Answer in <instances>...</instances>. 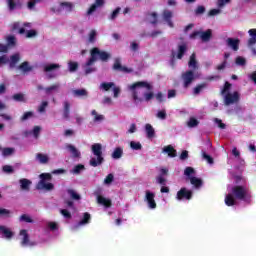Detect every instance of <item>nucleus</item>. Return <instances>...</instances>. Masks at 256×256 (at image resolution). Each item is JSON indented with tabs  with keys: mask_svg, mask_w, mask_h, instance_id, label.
Returning a JSON list of instances; mask_svg holds the SVG:
<instances>
[{
	"mask_svg": "<svg viewBox=\"0 0 256 256\" xmlns=\"http://www.w3.org/2000/svg\"><path fill=\"white\" fill-rule=\"evenodd\" d=\"M129 91L132 93V99L134 103H143V101L149 102L155 94L153 91V85L147 81H138L128 86Z\"/></svg>",
	"mask_w": 256,
	"mask_h": 256,
	"instance_id": "nucleus-1",
	"label": "nucleus"
},
{
	"mask_svg": "<svg viewBox=\"0 0 256 256\" xmlns=\"http://www.w3.org/2000/svg\"><path fill=\"white\" fill-rule=\"evenodd\" d=\"M251 192L249 188L243 185H235L231 188V193L225 197V205L227 207H233L238 201H245V203H251Z\"/></svg>",
	"mask_w": 256,
	"mask_h": 256,
	"instance_id": "nucleus-2",
	"label": "nucleus"
},
{
	"mask_svg": "<svg viewBox=\"0 0 256 256\" xmlns=\"http://www.w3.org/2000/svg\"><path fill=\"white\" fill-rule=\"evenodd\" d=\"M111 59V54L109 52L103 51L99 49L98 47H94L90 50V58L86 62L85 66V74L89 75L91 73H95L97 71V68L91 67L93 63L97 61H102V63H107Z\"/></svg>",
	"mask_w": 256,
	"mask_h": 256,
	"instance_id": "nucleus-3",
	"label": "nucleus"
},
{
	"mask_svg": "<svg viewBox=\"0 0 256 256\" xmlns=\"http://www.w3.org/2000/svg\"><path fill=\"white\" fill-rule=\"evenodd\" d=\"M91 151L96 158H91L89 165L91 167H99V165H103L105 162V158L103 157V146L100 143H95L91 146Z\"/></svg>",
	"mask_w": 256,
	"mask_h": 256,
	"instance_id": "nucleus-4",
	"label": "nucleus"
},
{
	"mask_svg": "<svg viewBox=\"0 0 256 256\" xmlns=\"http://www.w3.org/2000/svg\"><path fill=\"white\" fill-rule=\"evenodd\" d=\"M51 179H53L51 173L40 174V181L37 183L36 189L38 191H53V189H55V185L51 182H47L51 181Z\"/></svg>",
	"mask_w": 256,
	"mask_h": 256,
	"instance_id": "nucleus-5",
	"label": "nucleus"
},
{
	"mask_svg": "<svg viewBox=\"0 0 256 256\" xmlns=\"http://www.w3.org/2000/svg\"><path fill=\"white\" fill-rule=\"evenodd\" d=\"M177 201H191L193 199V191L182 187L176 194Z\"/></svg>",
	"mask_w": 256,
	"mask_h": 256,
	"instance_id": "nucleus-6",
	"label": "nucleus"
},
{
	"mask_svg": "<svg viewBox=\"0 0 256 256\" xmlns=\"http://www.w3.org/2000/svg\"><path fill=\"white\" fill-rule=\"evenodd\" d=\"M181 79L183 81L184 89H187L191 83L195 81V72H193V70H187L186 72L182 73Z\"/></svg>",
	"mask_w": 256,
	"mask_h": 256,
	"instance_id": "nucleus-7",
	"label": "nucleus"
},
{
	"mask_svg": "<svg viewBox=\"0 0 256 256\" xmlns=\"http://www.w3.org/2000/svg\"><path fill=\"white\" fill-rule=\"evenodd\" d=\"M239 92H234V93H227L224 97V103L225 105H233L235 103H239Z\"/></svg>",
	"mask_w": 256,
	"mask_h": 256,
	"instance_id": "nucleus-8",
	"label": "nucleus"
},
{
	"mask_svg": "<svg viewBox=\"0 0 256 256\" xmlns=\"http://www.w3.org/2000/svg\"><path fill=\"white\" fill-rule=\"evenodd\" d=\"M145 201L147 202L149 209H157V202H155V193L147 190Z\"/></svg>",
	"mask_w": 256,
	"mask_h": 256,
	"instance_id": "nucleus-9",
	"label": "nucleus"
},
{
	"mask_svg": "<svg viewBox=\"0 0 256 256\" xmlns=\"http://www.w3.org/2000/svg\"><path fill=\"white\" fill-rule=\"evenodd\" d=\"M239 43L240 40L235 38H228L226 40L227 46L230 47L232 51H239Z\"/></svg>",
	"mask_w": 256,
	"mask_h": 256,
	"instance_id": "nucleus-10",
	"label": "nucleus"
},
{
	"mask_svg": "<svg viewBox=\"0 0 256 256\" xmlns=\"http://www.w3.org/2000/svg\"><path fill=\"white\" fill-rule=\"evenodd\" d=\"M103 5H105V0H95V2L88 9L87 15H92V13L97 11L98 7H103Z\"/></svg>",
	"mask_w": 256,
	"mask_h": 256,
	"instance_id": "nucleus-11",
	"label": "nucleus"
},
{
	"mask_svg": "<svg viewBox=\"0 0 256 256\" xmlns=\"http://www.w3.org/2000/svg\"><path fill=\"white\" fill-rule=\"evenodd\" d=\"M112 69L114 71H121L123 73H129V68L121 65V60H119V58L115 59Z\"/></svg>",
	"mask_w": 256,
	"mask_h": 256,
	"instance_id": "nucleus-12",
	"label": "nucleus"
},
{
	"mask_svg": "<svg viewBox=\"0 0 256 256\" xmlns=\"http://www.w3.org/2000/svg\"><path fill=\"white\" fill-rule=\"evenodd\" d=\"M2 234V237L4 239H13V231H11L10 228H7L6 226H0V235Z\"/></svg>",
	"mask_w": 256,
	"mask_h": 256,
	"instance_id": "nucleus-13",
	"label": "nucleus"
},
{
	"mask_svg": "<svg viewBox=\"0 0 256 256\" xmlns=\"http://www.w3.org/2000/svg\"><path fill=\"white\" fill-rule=\"evenodd\" d=\"M19 236L22 237V240L20 242L22 247H27L29 245V233L26 229L20 230Z\"/></svg>",
	"mask_w": 256,
	"mask_h": 256,
	"instance_id": "nucleus-14",
	"label": "nucleus"
},
{
	"mask_svg": "<svg viewBox=\"0 0 256 256\" xmlns=\"http://www.w3.org/2000/svg\"><path fill=\"white\" fill-rule=\"evenodd\" d=\"M211 37H213V30L208 29L204 32L200 31V39L203 41V43H208V41H211Z\"/></svg>",
	"mask_w": 256,
	"mask_h": 256,
	"instance_id": "nucleus-15",
	"label": "nucleus"
},
{
	"mask_svg": "<svg viewBox=\"0 0 256 256\" xmlns=\"http://www.w3.org/2000/svg\"><path fill=\"white\" fill-rule=\"evenodd\" d=\"M185 53H187V43L183 42L178 45L177 59H183Z\"/></svg>",
	"mask_w": 256,
	"mask_h": 256,
	"instance_id": "nucleus-16",
	"label": "nucleus"
},
{
	"mask_svg": "<svg viewBox=\"0 0 256 256\" xmlns=\"http://www.w3.org/2000/svg\"><path fill=\"white\" fill-rule=\"evenodd\" d=\"M19 183L22 191H29L31 189V180L27 178H22L19 180Z\"/></svg>",
	"mask_w": 256,
	"mask_h": 256,
	"instance_id": "nucleus-17",
	"label": "nucleus"
},
{
	"mask_svg": "<svg viewBox=\"0 0 256 256\" xmlns=\"http://www.w3.org/2000/svg\"><path fill=\"white\" fill-rule=\"evenodd\" d=\"M64 108H63V119H66L68 121L70 115H71V103L69 101H64Z\"/></svg>",
	"mask_w": 256,
	"mask_h": 256,
	"instance_id": "nucleus-18",
	"label": "nucleus"
},
{
	"mask_svg": "<svg viewBox=\"0 0 256 256\" xmlns=\"http://www.w3.org/2000/svg\"><path fill=\"white\" fill-rule=\"evenodd\" d=\"M97 203L99 205H103L107 209H109V207H111V205H112L111 199H107V198H105V197H103L101 195L97 196Z\"/></svg>",
	"mask_w": 256,
	"mask_h": 256,
	"instance_id": "nucleus-19",
	"label": "nucleus"
},
{
	"mask_svg": "<svg viewBox=\"0 0 256 256\" xmlns=\"http://www.w3.org/2000/svg\"><path fill=\"white\" fill-rule=\"evenodd\" d=\"M19 61H21V56L19 55V53H16V54L10 56V63H9L10 69H15V67H17V63H19Z\"/></svg>",
	"mask_w": 256,
	"mask_h": 256,
	"instance_id": "nucleus-20",
	"label": "nucleus"
},
{
	"mask_svg": "<svg viewBox=\"0 0 256 256\" xmlns=\"http://www.w3.org/2000/svg\"><path fill=\"white\" fill-rule=\"evenodd\" d=\"M250 38L248 39V47L256 45V28H252L248 31Z\"/></svg>",
	"mask_w": 256,
	"mask_h": 256,
	"instance_id": "nucleus-21",
	"label": "nucleus"
},
{
	"mask_svg": "<svg viewBox=\"0 0 256 256\" xmlns=\"http://www.w3.org/2000/svg\"><path fill=\"white\" fill-rule=\"evenodd\" d=\"M189 179H190L191 185H193L195 189H201V187H203V180H201V178L191 176Z\"/></svg>",
	"mask_w": 256,
	"mask_h": 256,
	"instance_id": "nucleus-22",
	"label": "nucleus"
},
{
	"mask_svg": "<svg viewBox=\"0 0 256 256\" xmlns=\"http://www.w3.org/2000/svg\"><path fill=\"white\" fill-rule=\"evenodd\" d=\"M17 69L19 71H22V73H29L31 71H33V67L31 65H29V63L27 61H24L23 63H21Z\"/></svg>",
	"mask_w": 256,
	"mask_h": 256,
	"instance_id": "nucleus-23",
	"label": "nucleus"
},
{
	"mask_svg": "<svg viewBox=\"0 0 256 256\" xmlns=\"http://www.w3.org/2000/svg\"><path fill=\"white\" fill-rule=\"evenodd\" d=\"M188 67L190 69H193V71H196V69H199V66L197 65V58L195 53L191 54L189 62H188Z\"/></svg>",
	"mask_w": 256,
	"mask_h": 256,
	"instance_id": "nucleus-24",
	"label": "nucleus"
},
{
	"mask_svg": "<svg viewBox=\"0 0 256 256\" xmlns=\"http://www.w3.org/2000/svg\"><path fill=\"white\" fill-rule=\"evenodd\" d=\"M163 153H167L168 156L170 157H177V150L171 145L165 146L163 148Z\"/></svg>",
	"mask_w": 256,
	"mask_h": 256,
	"instance_id": "nucleus-25",
	"label": "nucleus"
},
{
	"mask_svg": "<svg viewBox=\"0 0 256 256\" xmlns=\"http://www.w3.org/2000/svg\"><path fill=\"white\" fill-rule=\"evenodd\" d=\"M36 159L41 165H47V163H49V156L47 154L37 153Z\"/></svg>",
	"mask_w": 256,
	"mask_h": 256,
	"instance_id": "nucleus-26",
	"label": "nucleus"
},
{
	"mask_svg": "<svg viewBox=\"0 0 256 256\" xmlns=\"http://www.w3.org/2000/svg\"><path fill=\"white\" fill-rule=\"evenodd\" d=\"M145 131L148 139H153V137H155V129L151 124L145 125Z\"/></svg>",
	"mask_w": 256,
	"mask_h": 256,
	"instance_id": "nucleus-27",
	"label": "nucleus"
},
{
	"mask_svg": "<svg viewBox=\"0 0 256 256\" xmlns=\"http://www.w3.org/2000/svg\"><path fill=\"white\" fill-rule=\"evenodd\" d=\"M66 149H68L70 153H72L73 157H81V152H79V150H77L76 147L73 146V144H67Z\"/></svg>",
	"mask_w": 256,
	"mask_h": 256,
	"instance_id": "nucleus-28",
	"label": "nucleus"
},
{
	"mask_svg": "<svg viewBox=\"0 0 256 256\" xmlns=\"http://www.w3.org/2000/svg\"><path fill=\"white\" fill-rule=\"evenodd\" d=\"M60 87H61V85H59L58 83H56V84H53V85H51V86L46 87V88L44 89V91H45V93H46L47 95H51V94L53 93V91H58Z\"/></svg>",
	"mask_w": 256,
	"mask_h": 256,
	"instance_id": "nucleus-29",
	"label": "nucleus"
},
{
	"mask_svg": "<svg viewBox=\"0 0 256 256\" xmlns=\"http://www.w3.org/2000/svg\"><path fill=\"white\" fill-rule=\"evenodd\" d=\"M34 113L32 111L24 112V114L20 117V121L22 123H25V121H29V119H32L34 117Z\"/></svg>",
	"mask_w": 256,
	"mask_h": 256,
	"instance_id": "nucleus-30",
	"label": "nucleus"
},
{
	"mask_svg": "<svg viewBox=\"0 0 256 256\" xmlns=\"http://www.w3.org/2000/svg\"><path fill=\"white\" fill-rule=\"evenodd\" d=\"M123 157V148L117 147L115 148L114 152L112 153L113 159H121Z\"/></svg>",
	"mask_w": 256,
	"mask_h": 256,
	"instance_id": "nucleus-31",
	"label": "nucleus"
},
{
	"mask_svg": "<svg viewBox=\"0 0 256 256\" xmlns=\"http://www.w3.org/2000/svg\"><path fill=\"white\" fill-rule=\"evenodd\" d=\"M7 44L6 47H15V45H17V38H15V36H8L6 38Z\"/></svg>",
	"mask_w": 256,
	"mask_h": 256,
	"instance_id": "nucleus-32",
	"label": "nucleus"
},
{
	"mask_svg": "<svg viewBox=\"0 0 256 256\" xmlns=\"http://www.w3.org/2000/svg\"><path fill=\"white\" fill-rule=\"evenodd\" d=\"M61 65L59 64H48L44 66L45 73H51V71H55V69H60Z\"/></svg>",
	"mask_w": 256,
	"mask_h": 256,
	"instance_id": "nucleus-33",
	"label": "nucleus"
},
{
	"mask_svg": "<svg viewBox=\"0 0 256 256\" xmlns=\"http://www.w3.org/2000/svg\"><path fill=\"white\" fill-rule=\"evenodd\" d=\"M19 27H21V23L14 22L12 24V31H17L18 30L19 35L25 34V29L23 27L22 28H19Z\"/></svg>",
	"mask_w": 256,
	"mask_h": 256,
	"instance_id": "nucleus-34",
	"label": "nucleus"
},
{
	"mask_svg": "<svg viewBox=\"0 0 256 256\" xmlns=\"http://www.w3.org/2000/svg\"><path fill=\"white\" fill-rule=\"evenodd\" d=\"M203 89H207V83L203 82L201 84H198L195 88H194V95H199V93H201V91H203Z\"/></svg>",
	"mask_w": 256,
	"mask_h": 256,
	"instance_id": "nucleus-35",
	"label": "nucleus"
},
{
	"mask_svg": "<svg viewBox=\"0 0 256 256\" xmlns=\"http://www.w3.org/2000/svg\"><path fill=\"white\" fill-rule=\"evenodd\" d=\"M73 94L75 97H87L89 92H87L85 89H76L73 91Z\"/></svg>",
	"mask_w": 256,
	"mask_h": 256,
	"instance_id": "nucleus-36",
	"label": "nucleus"
},
{
	"mask_svg": "<svg viewBox=\"0 0 256 256\" xmlns=\"http://www.w3.org/2000/svg\"><path fill=\"white\" fill-rule=\"evenodd\" d=\"M89 221H91V214H89L88 212L83 214V218L82 220L78 223V226L81 225H87V223H89Z\"/></svg>",
	"mask_w": 256,
	"mask_h": 256,
	"instance_id": "nucleus-37",
	"label": "nucleus"
},
{
	"mask_svg": "<svg viewBox=\"0 0 256 256\" xmlns=\"http://www.w3.org/2000/svg\"><path fill=\"white\" fill-rule=\"evenodd\" d=\"M91 115H93L95 123H99L105 119V116L98 114L97 110H92Z\"/></svg>",
	"mask_w": 256,
	"mask_h": 256,
	"instance_id": "nucleus-38",
	"label": "nucleus"
},
{
	"mask_svg": "<svg viewBox=\"0 0 256 256\" xmlns=\"http://www.w3.org/2000/svg\"><path fill=\"white\" fill-rule=\"evenodd\" d=\"M12 99L14 101H17L18 103H25V95L23 93H16L12 96Z\"/></svg>",
	"mask_w": 256,
	"mask_h": 256,
	"instance_id": "nucleus-39",
	"label": "nucleus"
},
{
	"mask_svg": "<svg viewBox=\"0 0 256 256\" xmlns=\"http://www.w3.org/2000/svg\"><path fill=\"white\" fill-rule=\"evenodd\" d=\"M60 7L65 9L67 13H71V11H73V3L71 2H62Z\"/></svg>",
	"mask_w": 256,
	"mask_h": 256,
	"instance_id": "nucleus-40",
	"label": "nucleus"
},
{
	"mask_svg": "<svg viewBox=\"0 0 256 256\" xmlns=\"http://www.w3.org/2000/svg\"><path fill=\"white\" fill-rule=\"evenodd\" d=\"M67 193L74 201H79L81 199V195L77 194V192H75L73 189H68Z\"/></svg>",
	"mask_w": 256,
	"mask_h": 256,
	"instance_id": "nucleus-41",
	"label": "nucleus"
},
{
	"mask_svg": "<svg viewBox=\"0 0 256 256\" xmlns=\"http://www.w3.org/2000/svg\"><path fill=\"white\" fill-rule=\"evenodd\" d=\"M68 69L70 73H75L79 69V63L73 61L68 62Z\"/></svg>",
	"mask_w": 256,
	"mask_h": 256,
	"instance_id": "nucleus-42",
	"label": "nucleus"
},
{
	"mask_svg": "<svg viewBox=\"0 0 256 256\" xmlns=\"http://www.w3.org/2000/svg\"><path fill=\"white\" fill-rule=\"evenodd\" d=\"M130 147L134 151H141L143 149V146L141 145V142H135V141L130 142Z\"/></svg>",
	"mask_w": 256,
	"mask_h": 256,
	"instance_id": "nucleus-43",
	"label": "nucleus"
},
{
	"mask_svg": "<svg viewBox=\"0 0 256 256\" xmlns=\"http://www.w3.org/2000/svg\"><path fill=\"white\" fill-rule=\"evenodd\" d=\"M113 87H115V83H113V82H103L101 84V88L104 91H109L110 89H113Z\"/></svg>",
	"mask_w": 256,
	"mask_h": 256,
	"instance_id": "nucleus-44",
	"label": "nucleus"
},
{
	"mask_svg": "<svg viewBox=\"0 0 256 256\" xmlns=\"http://www.w3.org/2000/svg\"><path fill=\"white\" fill-rule=\"evenodd\" d=\"M188 127H190L191 129H193V127H197L199 125V120H197L194 117H191L189 119V121L187 122Z\"/></svg>",
	"mask_w": 256,
	"mask_h": 256,
	"instance_id": "nucleus-45",
	"label": "nucleus"
},
{
	"mask_svg": "<svg viewBox=\"0 0 256 256\" xmlns=\"http://www.w3.org/2000/svg\"><path fill=\"white\" fill-rule=\"evenodd\" d=\"M235 63H236V65L243 67V66L247 65V60L241 56H238V57H236Z\"/></svg>",
	"mask_w": 256,
	"mask_h": 256,
	"instance_id": "nucleus-46",
	"label": "nucleus"
},
{
	"mask_svg": "<svg viewBox=\"0 0 256 256\" xmlns=\"http://www.w3.org/2000/svg\"><path fill=\"white\" fill-rule=\"evenodd\" d=\"M119 13H121V7H117L113 12L112 14L110 15L109 19L111 21H115V19H117Z\"/></svg>",
	"mask_w": 256,
	"mask_h": 256,
	"instance_id": "nucleus-47",
	"label": "nucleus"
},
{
	"mask_svg": "<svg viewBox=\"0 0 256 256\" xmlns=\"http://www.w3.org/2000/svg\"><path fill=\"white\" fill-rule=\"evenodd\" d=\"M85 170V165L83 164H78L73 168V173L75 175H79V173H81V171Z\"/></svg>",
	"mask_w": 256,
	"mask_h": 256,
	"instance_id": "nucleus-48",
	"label": "nucleus"
},
{
	"mask_svg": "<svg viewBox=\"0 0 256 256\" xmlns=\"http://www.w3.org/2000/svg\"><path fill=\"white\" fill-rule=\"evenodd\" d=\"M173 17V12H171L170 10H164L163 11V19L164 21H169L171 20Z\"/></svg>",
	"mask_w": 256,
	"mask_h": 256,
	"instance_id": "nucleus-49",
	"label": "nucleus"
},
{
	"mask_svg": "<svg viewBox=\"0 0 256 256\" xmlns=\"http://www.w3.org/2000/svg\"><path fill=\"white\" fill-rule=\"evenodd\" d=\"M47 107H49V102L42 101L40 106L38 107V112L39 113H45V109H47Z\"/></svg>",
	"mask_w": 256,
	"mask_h": 256,
	"instance_id": "nucleus-50",
	"label": "nucleus"
},
{
	"mask_svg": "<svg viewBox=\"0 0 256 256\" xmlns=\"http://www.w3.org/2000/svg\"><path fill=\"white\" fill-rule=\"evenodd\" d=\"M202 157L203 159H205V161H207V163H209V165H213L214 160L213 157H211V155L207 154L206 152H202Z\"/></svg>",
	"mask_w": 256,
	"mask_h": 256,
	"instance_id": "nucleus-51",
	"label": "nucleus"
},
{
	"mask_svg": "<svg viewBox=\"0 0 256 256\" xmlns=\"http://www.w3.org/2000/svg\"><path fill=\"white\" fill-rule=\"evenodd\" d=\"M149 16L152 17V20L150 21L151 25H157V23H159L157 12H152Z\"/></svg>",
	"mask_w": 256,
	"mask_h": 256,
	"instance_id": "nucleus-52",
	"label": "nucleus"
},
{
	"mask_svg": "<svg viewBox=\"0 0 256 256\" xmlns=\"http://www.w3.org/2000/svg\"><path fill=\"white\" fill-rule=\"evenodd\" d=\"M0 217H11V210L0 208Z\"/></svg>",
	"mask_w": 256,
	"mask_h": 256,
	"instance_id": "nucleus-53",
	"label": "nucleus"
},
{
	"mask_svg": "<svg viewBox=\"0 0 256 256\" xmlns=\"http://www.w3.org/2000/svg\"><path fill=\"white\" fill-rule=\"evenodd\" d=\"M41 133V126H35L32 131V135L35 139H39V135Z\"/></svg>",
	"mask_w": 256,
	"mask_h": 256,
	"instance_id": "nucleus-54",
	"label": "nucleus"
},
{
	"mask_svg": "<svg viewBox=\"0 0 256 256\" xmlns=\"http://www.w3.org/2000/svg\"><path fill=\"white\" fill-rule=\"evenodd\" d=\"M195 173V169H193V167H186L184 170V175H186V177H191L193 174Z\"/></svg>",
	"mask_w": 256,
	"mask_h": 256,
	"instance_id": "nucleus-55",
	"label": "nucleus"
},
{
	"mask_svg": "<svg viewBox=\"0 0 256 256\" xmlns=\"http://www.w3.org/2000/svg\"><path fill=\"white\" fill-rule=\"evenodd\" d=\"M19 221H24V223H33V219H31L27 214L21 215Z\"/></svg>",
	"mask_w": 256,
	"mask_h": 256,
	"instance_id": "nucleus-56",
	"label": "nucleus"
},
{
	"mask_svg": "<svg viewBox=\"0 0 256 256\" xmlns=\"http://www.w3.org/2000/svg\"><path fill=\"white\" fill-rule=\"evenodd\" d=\"M2 171L4 172V173H8V174H11V173H14V169H13V166H11V165H4L3 167H2Z\"/></svg>",
	"mask_w": 256,
	"mask_h": 256,
	"instance_id": "nucleus-57",
	"label": "nucleus"
},
{
	"mask_svg": "<svg viewBox=\"0 0 256 256\" xmlns=\"http://www.w3.org/2000/svg\"><path fill=\"white\" fill-rule=\"evenodd\" d=\"M13 151H15L13 148H4L2 155H4V157H9V155H13Z\"/></svg>",
	"mask_w": 256,
	"mask_h": 256,
	"instance_id": "nucleus-58",
	"label": "nucleus"
},
{
	"mask_svg": "<svg viewBox=\"0 0 256 256\" xmlns=\"http://www.w3.org/2000/svg\"><path fill=\"white\" fill-rule=\"evenodd\" d=\"M156 117L158 119L165 120L167 119V112L165 110L158 111V113L156 114Z\"/></svg>",
	"mask_w": 256,
	"mask_h": 256,
	"instance_id": "nucleus-59",
	"label": "nucleus"
},
{
	"mask_svg": "<svg viewBox=\"0 0 256 256\" xmlns=\"http://www.w3.org/2000/svg\"><path fill=\"white\" fill-rule=\"evenodd\" d=\"M60 213H61V215H63V217L65 219H71V217H72L71 212H69V210H67V209H61Z\"/></svg>",
	"mask_w": 256,
	"mask_h": 256,
	"instance_id": "nucleus-60",
	"label": "nucleus"
},
{
	"mask_svg": "<svg viewBox=\"0 0 256 256\" xmlns=\"http://www.w3.org/2000/svg\"><path fill=\"white\" fill-rule=\"evenodd\" d=\"M32 37H37V31L36 30H28L26 32V38L32 39Z\"/></svg>",
	"mask_w": 256,
	"mask_h": 256,
	"instance_id": "nucleus-61",
	"label": "nucleus"
},
{
	"mask_svg": "<svg viewBox=\"0 0 256 256\" xmlns=\"http://www.w3.org/2000/svg\"><path fill=\"white\" fill-rule=\"evenodd\" d=\"M7 63H9V57H7V55L0 56V67L7 65Z\"/></svg>",
	"mask_w": 256,
	"mask_h": 256,
	"instance_id": "nucleus-62",
	"label": "nucleus"
},
{
	"mask_svg": "<svg viewBox=\"0 0 256 256\" xmlns=\"http://www.w3.org/2000/svg\"><path fill=\"white\" fill-rule=\"evenodd\" d=\"M231 89V83L225 82L223 89L221 90V94L225 95Z\"/></svg>",
	"mask_w": 256,
	"mask_h": 256,
	"instance_id": "nucleus-63",
	"label": "nucleus"
},
{
	"mask_svg": "<svg viewBox=\"0 0 256 256\" xmlns=\"http://www.w3.org/2000/svg\"><path fill=\"white\" fill-rule=\"evenodd\" d=\"M214 122L218 125L219 129H225L226 125L221 119L215 118Z\"/></svg>",
	"mask_w": 256,
	"mask_h": 256,
	"instance_id": "nucleus-64",
	"label": "nucleus"
}]
</instances>
